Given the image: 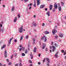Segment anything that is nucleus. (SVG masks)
<instances>
[{"mask_svg": "<svg viewBox=\"0 0 66 66\" xmlns=\"http://www.w3.org/2000/svg\"><path fill=\"white\" fill-rule=\"evenodd\" d=\"M42 40H43L44 39L45 42H47V37H45V36H43L41 38Z\"/></svg>", "mask_w": 66, "mask_h": 66, "instance_id": "f257e3e1", "label": "nucleus"}, {"mask_svg": "<svg viewBox=\"0 0 66 66\" xmlns=\"http://www.w3.org/2000/svg\"><path fill=\"white\" fill-rule=\"evenodd\" d=\"M46 61L47 62L46 63V65L48 66H50V61H49V59L48 58H47L46 59Z\"/></svg>", "mask_w": 66, "mask_h": 66, "instance_id": "f03ea898", "label": "nucleus"}, {"mask_svg": "<svg viewBox=\"0 0 66 66\" xmlns=\"http://www.w3.org/2000/svg\"><path fill=\"white\" fill-rule=\"evenodd\" d=\"M23 29V26H22L20 27L19 30L20 33H22V29Z\"/></svg>", "mask_w": 66, "mask_h": 66, "instance_id": "7ed1b4c3", "label": "nucleus"}, {"mask_svg": "<svg viewBox=\"0 0 66 66\" xmlns=\"http://www.w3.org/2000/svg\"><path fill=\"white\" fill-rule=\"evenodd\" d=\"M14 38L13 37H12V38H11L9 40V42L8 43V45H10V44H11V41H12V40L13 39V38Z\"/></svg>", "mask_w": 66, "mask_h": 66, "instance_id": "20e7f679", "label": "nucleus"}, {"mask_svg": "<svg viewBox=\"0 0 66 66\" xmlns=\"http://www.w3.org/2000/svg\"><path fill=\"white\" fill-rule=\"evenodd\" d=\"M52 32L53 34V35H54L55 33L57 32V31L55 29H54L52 30Z\"/></svg>", "mask_w": 66, "mask_h": 66, "instance_id": "39448f33", "label": "nucleus"}, {"mask_svg": "<svg viewBox=\"0 0 66 66\" xmlns=\"http://www.w3.org/2000/svg\"><path fill=\"white\" fill-rule=\"evenodd\" d=\"M43 46H42V49H45V47H46V44H45V43H43Z\"/></svg>", "mask_w": 66, "mask_h": 66, "instance_id": "423d86ee", "label": "nucleus"}, {"mask_svg": "<svg viewBox=\"0 0 66 66\" xmlns=\"http://www.w3.org/2000/svg\"><path fill=\"white\" fill-rule=\"evenodd\" d=\"M54 8L55 9H57V4L56 3H55L54 4Z\"/></svg>", "mask_w": 66, "mask_h": 66, "instance_id": "0eeeda50", "label": "nucleus"}, {"mask_svg": "<svg viewBox=\"0 0 66 66\" xmlns=\"http://www.w3.org/2000/svg\"><path fill=\"white\" fill-rule=\"evenodd\" d=\"M7 53L6 52V51H5L4 52V54L5 57H7Z\"/></svg>", "mask_w": 66, "mask_h": 66, "instance_id": "6e6552de", "label": "nucleus"}, {"mask_svg": "<svg viewBox=\"0 0 66 66\" xmlns=\"http://www.w3.org/2000/svg\"><path fill=\"white\" fill-rule=\"evenodd\" d=\"M50 5V10H52V8L53 7V6L52 5Z\"/></svg>", "mask_w": 66, "mask_h": 66, "instance_id": "1a4fd4ad", "label": "nucleus"}, {"mask_svg": "<svg viewBox=\"0 0 66 66\" xmlns=\"http://www.w3.org/2000/svg\"><path fill=\"white\" fill-rule=\"evenodd\" d=\"M58 9L59 11H61V10H62V9L61 8V6L59 5L58 6Z\"/></svg>", "mask_w": 66, "mask_h": 66, "instance_id": "9d476101", "label": "nucleus"}, {"mask_svg": "<svg viewBox=\"0 0 66 66\" xmlns=\"http://www.w3.org/2000/svg\"><path fill=\"white\" fill-rule=\"evenodd\" d=\"M52 47L53 48V49H52V51L53 52H54V51L55 50V49H56V48H55V47L54 46H52Z\"/></svg>", "mask_w": 66, "mask_h": 66, "instance_id": "9b49d317", "label": "nucleus"}, {"mask_svg": "<svg viewBox=\"0 0 66 66\" xmlns=\"http://www.w3.org/2000/svg\"><path fill=\"white\" fill-rule=\"evenodd\" d=\"M45 6V5H41L40 7V9H43V8H44V7Z\"/></svg>", "mask_w": 66, "mask_h": 66, "instance_id": "f8f14e48", "label": "nucleus"}, {"mask_svg": "<svg viewBox=\"0 0 66 66\" xmlns=\"http://www.w3.org/2000/svg\"><path fill=\"white\" fill-rule=\"evenodd\" d=\"M5 46H6V45H4L3 46L1 47L2 50L3 49H4V48H5Z\"/></svg>", "mask_w": 66, "mask_h": 66, "instance_id": "ddd939ff", "label": "nucleus"}, {"mask_svg": "<svg viewBox=\"0 0 66 66\" xmlns=\"http://www.w3.org/2000/svg\"><path fill=\"white\" fill-rule=\"evenodd\" d=\"M47 15L48 16H50V12L49 11H48L46 13Z\"/></svg>", "mask_w": 66, "mask_h": 66, "instance_id": "4468645a", "label": "nucleus"}, {"mask_svg": "<svg viewBox=\"0 0 66 66\" xmlns=\"http://www.w3.org/2000/svg\"><path fill=\"white\" fill-rule=\"evenodd\" d=\"M37 49V48L36 47H35L34 49V52L36 53V50Z\"/></svg>", "mask_w": 66, "mask_h": 66, "instance_id": "2eb2a0df", "label": "nucleus"}, {"mask_svg": "<svg viewBox=\"0 0 66 66\" xmlns=\"http://www.w3.org/2000/svg\"><path fill=\"white\" fill-rule=\"evenodd\" d=\"M37 5H39L40 3V0H37Z\"/></svg>", "mask_w": 66, "mask_h": 66, "instance_id": "dca6fc26", "label": "nucleus"}, {"mask_svg": "<svg viewBox=\"0 0 66 66\" xmlns=\"http://www.w3.org/2000/svg\"><path fill=\"white\" fill-rule=\"evenodd\" d=\"M44 33L45 34H49L50 32H48V31H46L44 32Z\"/></svg>", "mask_w": 66, "mask_h": 66, "instance_id": "f3484780", "label": "nucleus"}, {"mask_svg": "<svg viewBox=\"0 0 66 66\" xmlns=\"http://www.w3.org/2000/svg\"><path fill=\"white\" fill-rule=\"evenodd\" d=\"M59 36L60 37H63V35L62 34H59Z\"/></svg>", "mask_w": 66, "mask_h": 66, "instance_id": "a211bd4d", "label": "nucleus"}, {"mask_svg": "<svg viewBox=\"0 0 66 66\" xmlns=\"http://www.w3.org/2000/svg\"><path fill=\"white\" fill-rule=\"evenodd\" d=\"M3 21H2L0 23V27H2V24H3Z\"/></svg>", "mask_w": 66, "mask_h": 66, "instance_id": "6ab92c4d", "label": "nucleus"}, {"mask_svg": "<svg viewBox=\"0 0 66 66\" xmlns=\"http://www.w3.org/2000/svg\"><path fill=\"white\" fill-rule=\"evenodd\" d=\"M17 21V17H16L14 19V22H16Z\"/></svg>", "mask_w": 66, "mask_h": 66, "instance_id": "aec40b11", "label": "nucleus"}, {"mask_svg": "<svg viewBox=\"0 0 66 66\" xmlns=\"http://www.w3.org/2000/svg\"><path fill=\"white\" fill-rule=\"evenodd\" d=\"M23 36H21V38L20 39V41H21V40H22V39H23Z\"/></svg>", "mask_w": 66, "mask_h": 66, "instance_id": "412c9836", "label": "nucleus"}, {"mask_svg": "<svg viewBox=\"0 0 66 66\" xmlns=\"http://www.w3.org/2000/svg\"><path fill=\"white\" fill-rule=\"evenodd\" d=\"M32 40H33V43H34V44H35V40L34 38H32Z\"/></svg>", "mask_w": 66, "mask_h": 66, "instance_id": "4be33fe9", "label": "nucleus"}, {"mask_svg": "<svg viewBox=\"0 0 66 66\" xmlns=\"http://www.w3.org/2000/svg\"><path fill=\"white\" fill-rule=\"evenodd\" d=\"M55 57H56V58H57V57H58V55L56 54H55Z\"/></svg>", "mask_w": 66, "mask_h": 66, "instance_id": "5701e85b", "label": "nucleus"}, {"mask_svg": "<svg viewBox=\"0 0 66 66\" xmlns=\"http://www.w3.org/2000/svg\"><path fill=\"white\" fill-rule=\"evenodd\" d=\"M14 7H12V11H14Z\"/></svg>", "mask_w": 66, "mask_h": 66, "instance_id": "b1692460", "label": "nucleus"}, {"mask_svg": "<svg viewBox=\"0 0 66 66\" xmlns=\"http://www.w3.org/2000/svg\"><path fill=\"white\" fill-rule=\"evenodd\" d=\"M54 45L56 47H58V45L56 44V43L54 44Z\"/></svg>", "mask_w": 66, "mask_h": 66, "instance_id": "393cba45", "label": "nucleus"}, {"mask_svg": "<svg viewBox=\"0 0 66 66\" xmlns=\"http://www.w3.org/2000/svg\"><path fill=\"white\" fill-rule=\"evenodd\" d=\"M37 25V24L36 23H34L33 24V25L34 27H36Z\"/></svg>", "mask_w": 66, "mask_h": 66, "instance_id": "a878e982", "label": "nucleus"}, {"mask_svg": "<svg viewBox=\"0 0 66 66\" xmlns=\"http://www.w3.org/2000/svg\"><path fill=\"white\" fill-rule=\"evenodd\" d=\"M33 6L34 7H36V3H34V4L33 5Z\"/></svg>", "mask_w": 66, "mask_h": 66, "instance_id": "bb28decb", "label": "nucleus"}, {"mask_svg": "<svg viewBox=\"0 0 66 66\" xmlns=\"http://www.w3.org/2000/svg\"><path fill=\"white\" fill-rule=\"evenodd\" d=\"M13 57H14L13 56V55H12L11 57V60H13L12 59L13 58Z\"/></svg>", "mask_w": 66, "mask_h": 66, "instance_id": "cd10ccee", "label": "nucleus"}, {"mask_svg": "<svg viewBox=\"0 0 66 66\" xmlns=\"http://www.w3.org/2000/svg\"><path fill=\"white\" fill-rule=\"evenodd\" d=\"M25 53L27 54L28 53V51L27 50V49H26V51H25Z\"/></svg>", "mask_w": 66, "mask_h": 66, "instance_id": "c85d7f7f", "label": "nucleus"}, {"mask_svg": "<svg viewBox=\"0 0 66 66\" xmlns=\"http://www.w3.org/2000/svg\"><path fill=\"white\" fill-rule=\"evenodd\" d=\"M22 56H25V54L23 53H22Z\"/></svg>", "mask_w": 66, "mask_h": 66, "instance_id": "c756f323", "label": "nucleus"}, {"mask_svg": "<svg viewBox=\"0 0 66 66\" xmlns=\"http://www.w3.org/2000/svg\"><path fill=\"white\" fill-rule=\"evenodd\" d=\"M55 8H54V9H53V12H55Z\"/></svg>", "mask_w": 66, "mask_h": 66, "instance_id": "7c9ffc66", "label": "nucleus"}, {"mask_svg": "<svg viewBox=\"0 0 66 66\" xmlns=\"http://www.w3.org/2000/svg\"><path fill=\"white\" fill-rule=\"evenodd\" d=\"M21 48H22V50L23 51H24V47H22Z\"/></svg>", "mask_w": 66, "mask_h": 66, "instance_id": "2f4dec72", "label": "nucleus"}, {"mask_svg": "<svg viewBox=\"0 0 66 66\" xmlns=\"http://www.w3.org/2000/svg\"><path fill=\"white\" fill-rule=\"evenodd\" d=\"M61 3L62 4V6H63V5H64V3H63V2H61Z\"/></svg>", "mask_w": 66, "mask_h": 66, "instance_id": "473e14b6", "label": "nucleus"}, {"mask_svg": "<svg viewBox=\"0 0 66 66\" xmlns=\"http://www.w3.org/2000/svg\"><path fill=\"white\" fill-rule=\"evenodd\" d=\"M18 18H20V15L19 14H18Z\"/></svg>", "mask_w": 66, "mask_h": 66, "instance_id": "72a5a7b5", "label": "nucleus"}, {"mask_svg": "<svg viewBox=\"0 0 66 66\" xmlns=\"http://www.w3.org/2000/svg\"><path fill=\"white\" fill-rule=\"evenodd\" d=\"M45 23H43L42 24V26H43V27H44V26H45Z\"/></svg>", "mask_w": 66, "mask_h": 66, "instance_id": "f704fd0d", "label": "nucleus"}, {"mask_svg": "<svg viewBox=\"0 0 66 66\" xmlns=\"http://www.w3.org/2000/svg\"><path fill=\"white\" fill-rule=\"evenodd\" d=\"M56 54H59V51L56 52V53H55Z\"/></svg>", "mask_w": 66, "mask_h": 66, "instance_id": "c9c22d12", "label": "nucleus"}, {"mask_svg": "<svg viewBox=\"0 0 66 66\" xmlns=\"http://www.w3.org/2000/svg\"><path fill=\"white\" fill-rule=\"evenodd\" d=\"M19 65V64L18 63H17L16 64H15V66H18V65Z\"/></svg>", "mask_w": 66, "mask_h": 66, "instance_id": "e433bc0d", "label": "nucleus"}, {"mask_svg": "<svg viewBox=\"0 0 66 66\" xmlns=\"http://www.w3.org/2000/svg\"><path fill=\"white\" fill-rule=\"evenodd\" d=\"M28 38H29V36H28V35H27V36H26V38L27 39H28Z\"/></svg>", "mask_w": 66, "mask_h": 66, "instance_id": "4c0bfd02", "label": "nucleus"}, {"mask_svg": "<svg viewBox=\"0 0 66 66\" xmlns=\"http://www.w3.org/2000/svg\"><path fill=\"white\" fill-rule=\"evenodd\" d=\"M19 66H22V64H21V63H20V64Z\"/></svg>", "mask_w": 66, "mask_h": 66, "instance_id": "58836bf2", "label": "nucleus"}, {"mask_svg": "<svg viewBox=\"0 0 66 66\" xmlns=\"http://www.w3.org/2000/svg\"><path fill=\"white\" fill-rule=\"evenodd\" d=\"M57 37H58L56 35L55 36V38H57Z\"/></svg>", "mask_w": 66, "mask_h": 66, "instance_id": "ea45409f", "label": "nucleus"}, {"mask_svg": "<svg viewBox=\"0 0 66 66\" xmlns=\"http://www.w3.org/2000/svg\"><path fill=\"white\" fill-rule=\"evenodd\" d=\"M14 41L15 43H17V40L16 39L14 40Z\"/></svg>", "mask_w": 66, "mask_h": 66, "instance_id": "a19ab883", "label": "nucleus"}, {"mask_svg": "<svg viewBox=\"0 0 66 66\" xmlns=\"http://www.w3.org/2000/svg\"><path fill=\"white\" fill-rule=\"evenodd\" d=\"M19 47H21V48H22V45H20Z\"/></svg>", "mask_w": 66, "mask_h": 66, "instance_id": "79ce46f5", "label": "nucleus"}, {"mask_svg": "<svg viewBox=\"0 0 66 66\" xmlns=\"http://www.w3.org/2000/svg\"><path fill=\"white\" fill-rule=\"evenodd\" d=\"M29 0H24V1L26 2H28Z\"/></svg>", "mask_w": 66, "mask_h": 66, "instance_id": "37998d69", "label": "nucleus"}, {"mask_svg": "<svg viewBox=\"0 0 66 66\" xmlns=\"http://www.w3.org/2000/svg\"><path fill=\"white\" fill-rule=\"evenodd\" d=\"M45 51H48V48H46L45 49Z\"/></svg>", "mask_w": 66, "mask_h": 66, "instance_id": "c03bdc74", "label": "nucleus"}, {"mask_svg": "<svg viewBox=\"0 0 66 66\" xmlns=\"http://www.w3.org/2000/svg\"><path fill=\"white\" fill-rule=\"evenodd\" d=\"M12 64V63L10 62L8 64L9 65H11Z\"/></svg>", "mask_w": 66, "mask_h": 66, "instance_id": "a18cd8bd", "label": "nucleus"}, {"mask_svg": "<svg viewBox=\"0 0 66 66\" xmlns=\"http://www.w3.org/2000/svg\"><path fill=\"white\" fill-rule=\"evenodd\" d=\"M61 52L62 53H64V50H62Z\"/></svg>", "mask_w": 66, "mask_h": 66, "instance_id": "49530a36", "label": "nucleus"}, {"mask_svg": "<svg viewBox=\"0 0 66 66\" xmlns=\"http://www.w3.org/2000/svg\"><path fill=\"white\" fill-rule=\"evenodd\" d=\"M6 61L7 62H9V59H7L6 60Z\"/></svg>", "mask_w": 66, "mask_h": 66, "instance_id": "de8ad7c7", "label": "nucleus"}, {"mask_svg": "<svg viewBox=\"0 0 66 66\" xmlns=\"http://www.w3.org/2000/svg\"><path fill=\"white\" fill-rule=\"evenodd\" d=\"M16 56H17V54H15L14 55V56H15V57H16Z\"/></svg>", "mask_w": 66, "mask_h": 66, "instance_id": "09e8293b", "label": "nucleus"}, {"mask_svg": "<svg viewBox=\"0 0 66 66\" xmlns=\"http://www.w3.org/2000/svg\"><path fill=\"white\" fill-rule=\"evenodd\" d=\"M21 50H22V48H19V51H21Z\"/></svg>", "mask_w": 66, "mask_h": 66, "instance_id": "8fccbe9b", "label": "nucleus"}, {"mask_svg": "<svg viewBox=\"0 0 66 66\" xmlns=\"http://www.w3.org/2000/svg\"><path fill=\"white\" fill-rule=\"evenodd\" d=\"M31 59H33V55H32L31 56Z\"/></svg>", "mask_w": 66, "mask_h": 66, "instance_id": "3c124183", "label": "nucleus"}, {"mask_svg": "<svg viewBox=\"0 0 66 66\" xmlns=\"http://www.w3.org/2000/svg\"><path fill=\"white\" fill-rule=\"evenodd\" d=\"M34 18H36V15H34L33 16Z\"/></svg>", "mask_w": 66, "mask_h": 66, "instance_id": "603ef678", "label": "nucleus"}, {"mask_svg": "<svg viewBox=\"0 0 66 66\" xmlns=\"http://www.w3.org/2000/svg\"><path fill=\"white\" fill-rule=\"evenodd\" d=\"M31 6H30L29 7V10H31Z\"/></svg>", "mask_w": 66, "mask_h": 66, "instance_id": "864d4df0", "label": "nucleus"}, {"mask_svg": "<svg viewBox=\"0 0 66 66\" xmlns=\"http://www.w3.org/2000/svg\"><path fill=\"white\" fill-rule=\"evenodd\" d=\"M45 11H47V8H45Z\"/></svg>", "mask_w": 66, "mask_h": 66, "instance_id": "5fc2aeb1", "label": "nucleus"}, {"mask_svg": "<svg viewBox=\"0 0 66 66\" xmlns=\"http://www.w3.org/2000/svg\"><path fill=\"white\" fill-rule=\"evenodd\" d=\"M40 54H39L38 55V56H39V57H40Z\"/></svg>", "mask_w": 66, "mask_h": 66, "instance_id": "6e6d98bb", "label": "nucleus"}, {"mask_svg": "<svg viewBox=\"0 0 66 66\" xmlns=\"http://www.w3.org/2000/svg\"><path fill=\"white\" fill-rule=\"evenodd\" d=\"M51 44L52 45H53V42H51Z\"/></svg>", "mask_w": 66, "mask_h": 66, "instance_id": "4d7b16f0", "label": "nucleus"}, {"mask_svg": "<svg viewBox=\"0 0 66 66\" xmlns=\"http://www.w3.org/2000/svg\"><path fill=\"white\" fill-rule=\"evenodd\" d=\"M4 30V29H2V33H3V32Z\"/></svg>", "mask_w": 66, "mask_h": 66, "instance_id": "13d9d810", "label": "nucleus"}, {"mask_svg": "<svg viewBox=\"0 0 66 66\" xmlns=\"http://www.w3.org/2000/svg\"><path fill=\"white\" fill-rule=\"evenodd\" d=\"M50 53H52V51H51V50H50Z\"/></svg>", "mask_w": 66, "mask_h": 66, "instance_id": "bf43d9fd", "label": "nucleus"}, {"mask_svg": "<svg viewBox=\"0 0 66 66\" xmlns=\"http://www.w3.org/2000/svg\"><path fill=\"white\" fill-rule=\"evenodd\" d=\"M31 55H32V53L31 52L30 53V56H32Z\"/></svg>", "mask_w": 66, "mask_h": 66, "instance_id": "052dcab7", "label": "nucleus"}, {"mask_svg": "<svg viewBox=\"0 0 66 66\" xmlns=\"http://www.w3.org/2000/svg\"><path fill=\"white\" fill-rule=\"evenodd\" d=\"M45 61V59H44L43 60V62H44Z\"/></svg>", "mask_w": 66, "mask_h": 66, "instance_id": "680f3d73", "label": "nucleus"}, {"mask_svg": "<svg viewBox=\"0 0 66 66\" xmlns=\"http://www.w3.org/2000/svg\"><path fill=\"white\" fill-rule=\"evenodd\" d=\"M0 66H2V65L1 64V63H0Z\"/></svg>", "mask_w": 66, "mask_h": 66, "instance_id": "e2e57ef3", "label": "nucleus"}, {"mask_svg": "<svg viewBox=\"0 0 66 66\" xmlns=\"http://www.w3.org/2000/svg\"><path fill=\"white\" fill-rule=\"evenodd\" d=\"M52 46H50V49H52Z\"/></svg>", "mask_w": 66, "mask_h": 66, "instance_id": "0e129e2a", "label": "nucleus"}, {"mask_svg": "<svg viewBox=\"0 0 66 66\" xmlns=\"http://www.w3.org/2000/svg\"><path fill=\"white\" fill-rule=\"evenodd\" d=\"M55 28H57V26H55Z\"/></svg>", "mask_w": 66, "mask_h": 66, "instance_id": "69168bd1", "label": "nucleus"}, {"mask_svg": "<svg viewBox=\"0 0 66 66\" xmlns=\"http://www.w3.org/2000/svg\"><path fill=\"white\" fill-rule=\"evenodd\" d=\"M38 64L39 65H40V62H38Z\"/></svg>", "mask_w": 66, "mask_h": 66, "instance_id": "338daca9", "label": "nucleus"}, {"mask_svg": "<svg viewBox=\"0 0 66 66\" xmlns=\"http://www.w3.org/2000/svg\"><path fill=\"white\" fill-rule=\"evenodd\" d=\"M65 59L66 60V56H65V57H64Z\"/></svg>", "mask_w": 66, "mask_h": 66, "instance_id": "774afa93", "label": "nucleus"}]
</instances>
